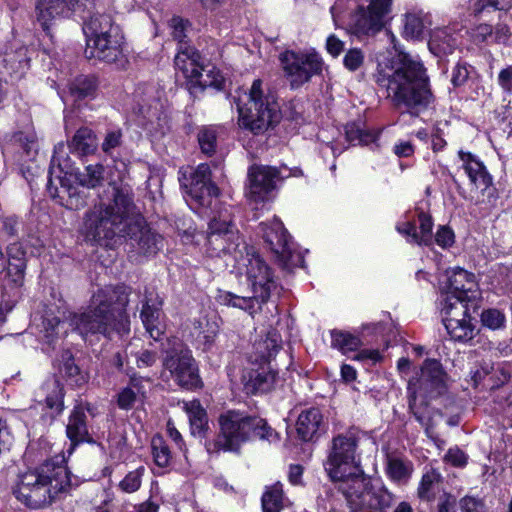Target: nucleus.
<instances>
[{"label":"nucleus","mask_w":512,"mask_h":512,"mask_svg":"<svg viewBox=\"0 0 512 512\" xmlns=\"http://www.w3.org/2000/svg\"><path fill=\"white\" fill-rule=\"evenodd\" d=\"M207 243L212 256L221 253H236L240 245V235L227 210L221 211L208 224Z\"/></svg>","instance_id":"obj_14"},{"label":"nucleus","mask_w":512,"mask_h":512,"mask_svg":"<svg viewBox=\"0 0 512 512\" xmlns=\"http://www.w3.org/2000/svg\"><path fill=\"white\" fill-rule=\"evenodd\" d=\"M64 388L56 377L48 378L35 394L36 401L44 404L52 417L60 415L64 410Z\"/></svg>","instance_id":"obj_23"},{"label":"nucleus","mask_w":512,"mask_h":512,"mask_svg":"<svg viewBox=\"0 0 512 512\" xmlns=\"http://www.w3.org/2000/svg\"><path fill=\"white\" fill-rule=\"evenodd\" d=\"M435 241L443 248L450 247L454 243V232L449 227L442 226L436 232Z\"/></svg>","instance_id":"obj_58"},{"label":"nucleus","mask_w":512,"mask_h":512,"mask_svg":"<svg viewBox=\"0 0 512 512\" xmlns=\"http://www.w3.org/2000/svg\"><path fill=\"white\" fill-rule=\"evenodd\" d=\"M78 183L86 188L93 189L100 186L104 180V166L102 164L87 165L82 172H76Z\"/></svg>","instance_id":"obj_42"},{"label":"nucleus","mask_w":512,"mask_h":512,"mask_svg":"<svg viewBox=\"0 0 512 512\" xmlns=\"http://www.w3.org/2000/svg\"><path fill=\"white\" fill-rule=\"evenodd\" d=\"M86 38L104 37L122 34L120 28L114 24L108 14H95L85 22L83 27Z\"/></svg>","instance_id":"obj_30"},{"label":"nucleus","mask_w":512,"mask_h":512,"mask_svg":"<svg viewBox=\"0 0 512 512\" xmlns=\"http://www.w3.org/2000/svg\"><path fill=\"white\" fill-rule=\"evenodd\" d=\"M468 77V67L459 63L453 68L451 82L454 86H461L467 81Z\"/></svg>","instance_id":"obj_61"},{"label":"nucleus","mask_w":512,"mask_h":512,"mask_svg":"<svg viewBox=\"0 0 512 512\" xmlns=\"http://www.w3.org/2000/svg\"><path fill=\"white\" fill-rule=\"evenodd\" d=\"M279 177V171L274 167L251 166L248 171L247 198L256 204L269 200Z\"/></svg>","instance_id":"obj_19"},{"label":"nucleus","mask_w":512,"mask_h":512,"mask_svg":"<svg viewBox=\"0 0 512 512\" xmlns=\"http://www.w3.org/2000/svg\"><path fill=\"white\" fill-rule=\"evenodd\" d=\"M97 81L94 76L81 75L68 84V93L74 100H81L94 95Z\"/></svg>","instance_id":"obj_40"},{"label":"nucleus","mask_w":512,"mask_h":512,"mask_svg":"<svg viewBox=\"0 0 512 512\" xmlns=\"http://www.w3.org/2000/svg\"><path fill=\"white\" fill-rule=\"evenodd\" d=\"M259 298H255V295L251 297H243L236 295L233 307L239 308L253 314L255 312V302H259Z\"/></svg>","instance_id":"obj_59"},{"label":"nucleus","mask_w":512,"mask_h":512,"mask_svg":"<svg viewBox=\"0 0 512 512\" xmlns=\"http://www.w3.org/2000/svg\"><path fill=\"white\" fill-rule=\"evenodd\" d=\"M331 345L333 348L338 349L341 353L347 354L349 352L356 351L362 345V341L358 336H355L349 332L332 330Z\"/></svg>","instance_id":"obj_43"},{"label":"nucleus","mask_w":512,"mask_h":512,"mask_svg":"<svg viewBox=\"0 0 512 512\" xmlns=\"http://www.w3.org/2000/svg\"><path fill=\"white\" fill-rule=\"evenodd\" d=\"M162 306V298L157 294L150 293L145 296L140 312V318L146 332L155 341L159 340L165 331Z\"/></svg>","instance_id":"obj_22"},{"label":"nucleus","mask_w":512,"mask_h":512,"mask_svg":"<svg viewBox=\"0 0 512 512\" xmlns=\"http://www.w3.org/2000/svg\"><path fill=\"white\" fill-rule=\"evenodd\" d=\"M174 63L177 71L181 72L191 83V87L204 89L206 87H219L222 83V76L214 66H211V72L216 77L213 76L212 80L204 78L202 65L200 64V54L192 46L181 45L178 48Z\"/></svg>","instance_id":"obj_16"},{"label":"nucleus","mask_w":512,"mask_h":512,"mask_svg":"<svg viewBox=\"0 0 512 512\" xmlns=\"http://www.w3.org/2000/svg\"><path fill=\"white\" fill-rule=\"evenodd\" d=\"M112 190L110 202L101 201L86 212L83 225L85 238L102 245L116 236L128 237L139 253L156 254L163 247V238L147 225L140 214L134 212L131 189L113 184Z\"/></svg>","instance_id":"obj_1"},{"label":"nucleus","mask_w":512,"mask_h":512,"mask_svg":"<svg viewBox=\"0 0 512 512\" xmlns=\"http://www.w3.org/2000/svg\"><path fill=\"white\" fill-rule=\"evenodd\" d=\"M42 327L41 332L48 343L67 333L65 322H61L58 317L48 312L42 317Z\"/></svg>","instance_id":"obj_46"},{"label":"nucleus","mask_w":512,"mask_h":512,"mask_svg":"<svg viewBox=\"0 0 512 512\" xmlns=\"http://www.w3.org/2000/svg\"><path fill=\"white\" fill-rule=\"evenodd\" d=\"M444 326L451 338L456 341H469L475 336L476 325L471 317L449 319Z\"/></svg>","instance_id":"obj_35"},{"label":"nucleus","mask_w":512,"mask_h":512,"mask_svg":"<svg viewBox=\"0 0 512 512\" xmlns=\"http://www.w3.org/2000/svg\"><path fill=\"white\" fill-rule=\"evenodd\" d=\"M138 397L132 387H125L118 393L117 405L120 409L129 410L134 406Z\"/></svg>","instance_id":"obj_54"},{"label":"nucleus","mask_w":512,"mask_h":512,"mask_svg":"<svg viewBox=\"0 0 512 512\" xmlns=\"http://www.w3.org/2000/svg\"><path fill=\"white\" fill-rule=\"evenodd\" d=\"M442 481V476L434 468L427 469L421 478L418 486V496L422 500L430 501L435 498L436 493L439 491V486Z\"/></svg>","instance_id":"obj_39"},{"label":"nucleus","mask_w":512,"mask_h":512,"mask_svg":"<svg viewBox=\"0 0 512 512\" xmlns=\"http://www.w3.org/2000/svg\"><path fill=\"white\" fill-rule=\"evenodd\" d=\"M259 227L264 241L283 268L291 270L302 265L303 257L296 250L290 235L279 218L274 217L270 221L262 222Z\"/></svg>","instance_id":"obj_12"},{"label":"nucleus","mask_w":512,"mask_h":512,"mask_svg":"<svg viewBox=\"0 0 512 512\" xmlns=\"http://www.w3.org/2000/svg\"><path fill=\"white\" fill-rule=\"evenodd\" d=\"M72 152L79 155H88L93 153L97 148L96 136L89 128H80L76 131L69 143Z\"/></svg>","instance_id":"obj_37"},{"label":"nucleus","mask_w":512,"mask_h":512,"mask_svg":"<svg viewBox=\"0 0 512 512\" xmlns=\"http://www.w3.org/2000/svg\"><path fill=\"white\" fill-rule=\"evenodd\" d=\"M122 143V132L121 130H111L107 132L103 142L102 150L106 154H110L112 150L119 147Z\"/></svg>","instance_id":"obj_57"},{"label":"nucleus","mask_w":512,"mask_h":512,"mask_svg":"<svg viewBox=\"0 0 512 512\" xmlns=\"http://www.w3.org/2000/svg\"><path fill=\"white\" fill-rule=\"evenodd\" d=\"M281 347V336L275 331H269L265 338L256 341L253 345L254 354L251 356L255 362H269Z\"/></svg>","instance_id":"obj_31"},{"label":"nucleus","mask_w":512,"mask_h":512,"mask_svg":"<svg viewBox=\"0 0 512 512\" xmlns=\"http://www.w3.org/2000/svg\"><path fill=\"white\" fill-rule=\"evenodd\" d=\"M346 500L352 511L362 509L386 512L395 501V496L384 485H370L361 475L352 485L343 488Z\"/></svg>","instance_id":"obj_11"},{"label":"nucleus","mask_w":512,"mask_h":512,"mask_svg":"<svg viewBox=\"0 0 512 512\" xmlns=\"http://www.w3.org/2000/svg\"><path fill=\"white\" fill-rule=\"evenodd\" d=\"M392 3L393 0H371L367 7L359 6L351 15L350 32L357 37L379 32L392 11Z\"/></svg>","instance_id":"obj_13"},{"label":"nucleus","mask_w":512,"mask_h":512,"mask_svg":"<svg viewBox=\"0 0 512 512\" xmlns=\"http://www.w3.org/2000/svg\"><path fill=\"white\" fill-rule=\"evenodd\" d=\"M152 455L154 462L161 468L168 467L171 463L172 455L168 445L162 437L155 436L151 442Z\"/></svg>","instance_id":"obj_48"},{"label":"nucleus","mask_w":512,"mask_h":512,"mask_svg":"<svg viewBox=\"0 0 512 512\" xmlns=\"http://www.w3.org/2000/svg\"><path fill=\"white\" fill-rule=\"evenodd\" d=\"M185 411L188 415L191 433L193 435H204L208 429V417L206 410L201 406L198 400L185 403Z\"/></svg>","instance_id":"obj_36"},{"label":"nucleus","mask_w":512,"mask_h":512,"mask_svg":"<svg viewBox=\"0 0 512 512\" xmlns=\"http://www.w3.org/2000/svg\"><path fill=\"white\" fill-rule=\"evenodd\" d=\"M279 60L292 89L301 87L314 76H320L325 68L322 56L314 48L286 50L280 54Z\"/></svg>","instance_id":"obj_10"},{"label":"nucleus","mask_w":512,"mask_h":512,"mask_svg":"<svg viewBox=\"0 0 512 512\" xmlns=\"http://www.w3.org/2000/svg\"><path fill=\"white\" fill-rule=\"evenodd\" d=\"M375 82L387 91L397 108L418 116L434 102L430 80L424 65L409 54L400 53L390 64H378Z\"/></svg>","instance_id":"obj_2"},{"label":"nucleus","mask_w":512,"mask_h":512,"mask_svg":"<svg viewBox=\"0 0 512 512\" xmlns=\"http://www.w3.org/2000/svg\"><path fill=\"white\" fill-rule=\"evenodd\" d=\"M413 472V464L408 459L389 455L386 461V474L396 483H406Z\"/></svg>","instance_id":"obj_34"},{"label":"nucleus","mask_w":512,"mask_h":512,"mask_svg":"<svg viewBox=\"0 0 512 512\" xmlns=\"http://www.w3.org/2000/svg\"><path fill=\"white\" fill-rule=\"evenodd\" d=\"M345 134L347 141L352 145H368L378 137L375 131L366 130L356 123L347 124Z\"/></svg>","instance_id":"obj_45"},{"label":"nucleus","mask_w":512,"mask_h":512,"mask_svg":"<svg viewBox=\"0 0 512 512\" xmlns=\"http://www.w3.org/2000/svg\"><path fill=\"white\" fill-rule=\"evenodd\" d=\"M219 128L215 126H203L198 131V143L201 151L207 155L215 152Z\"/></svg>","instance_id":"obj_47"},{"label":"nucleus","mask_w":512,"mask_h":512,"mask_svg":"<svg viewBox=\"0 0 512 512\" xmlns=\"http://www.w3.org/2000/svg\"><path fill=\"white\" fill-rule=\"evenodd\" d=\"M425 25L422 17L416 13L405 15L403 34L409 39H418L424 33Z\"/></svg>","instance_id":"obj_49"},{"label":"nucleus","mask_w":512,"mask_h":512,"mask_svg":"<svg viewBox=\"0 0 512 512\" xmlns=\"http://www.w3.org/2000/svg\"><path fill=\"white\" fill-rule=\"evenodd\" d=\"M86 1L87 0H37V21L40 23L43 30L48 32L50 26L57 19L68 16L70 12L86 6Z\"/></svg>","instance_id":"obj_21"},{"label":"nucleus","mask_w":512,"mask_h":512,"mask_svg":"<svg viewBox=\"0 0 512 512\" xmlns=\"http://www.w3.org/2000/svg\"><path fill=\"white\" fill-rule=\"evenodd\" d=\"M456 44V39L446 29L435 30L428 42L430 51L436 56L451 54Z\"/></svg>","instance_id":"obj_38"},{"label":"nucleus","mask_w":512,"mask_h":512,"mask_svg":"<svg viewBox=\"0 0 512 512\" xmlns=\"http://www.w3.org/2000/svg\"><path fill=\"white\" fill-rule=\"evenodd\" d=\"M66 436L70 440L69 454H72L79 444L94 442L88 431L85 411L80 405L75 406L68 416Z\"/></svg>","instance_id":"obj_24"},{"label":"nucleus","mask_w":512,"mask_h":512,"mask_svg":"<svg viewBox=\"0 0 512 512\" xmlns=\"http://www.w3.org/2000/svg\"><path fill=\"white\" fill-rule=\"evenodd\" d=\"M448 390V376L442 364L435 359L424 361L418 377L408 382L407 397L409 412L427 433L435 426L434 415L442 416L439 410L429 409V402L443 396Z\"/></svg>","instance_id":"obj_6"},{"label":"nucleus","mask_w":512,"mask_h":512,"mask_svg":"<svg viewBox=\"0 0 512 512\" xmlns=\"http://www.w3.org/2000/svg\"><path fill=\"white\" fill-rule=\"evenodd\" d=\"M163 366L179 386L186 389L199 386L200 378L196 362L191 351L182 344H178L167 352Z\"/></svg>","instance_id":"obj_15"},{"label":"nucleus","mask_w":512,"mask_h":512,"mask_svg":"<svg viewBox=\"0 0 512 512\" xmlns=\"http://www.w3.org/2000/svg\"><path fill=\"white\" fill-rule=\"evenodd\" d=\"M234 102L240 125L254 134H261L280 120V108L273 94L265 92L262 81H253L249 91L237 92Z\"/></svg>","instance_id":"obj_7"},{"label":"nucleus","mask_w":512,"mask_h":512,"mask_svg":"<svg viewBox=\"0 0 512 512\" xmlns=\"http://www.w3.org/2000/svg\"><path fill=\"white\" fill-rule=\"evenodd\" d=\"M323 424V416L318 408L303 410L296 421V431L302 441H312L318 436Z\"/></svg>","instance_id":"obj_28"},{"label":"nucleus","mask_w":512,"mask_h":512,"mask_svg":"<svg viewBox=\"0 0 512 512\" xmlns=\"http://www.w3.org/2000/svg\"><path fill=\"white\" fill-rule=\"evenodd\" d=\"M477 300L460 299L459 297H441V313L443 316V323L448 322L449 319H461V317H471L469 315V303H474Z\"/></svg>","instance_id":"obj_32"},{"label":"nucleus","mask_w":512,"mask_h":512,"mask_svg":"<svg viewBox=\"0 0 512 512\" xmlns=\"http://www.w3.org/2000/svg\"><path fill=\"white\" fill-rule=\"evenodd\" d=\"M445 277L446 281L441 284V297H459L468 300L480 298L481 293L473 273L455 267L448 269Z\"/></svg>","instance_id":"obj_20"},{"label":"nucleus","mask_w":512,"mask_h":512,"mask_svg":"<svg viewBox=\"0 0 512 512\" xmlns=\"http://www.w3.org/2000/svg\"><path fill=\"white\" fill-rule=\"evenodd\" d=\"M123 44L124 37L122 34L88 38L85 55L89 59H99L123 68L127 63Z\"/></svg>","instance_id":"obj_18"},{"label":"nucleus","mask_w":512,"mask_h":512,"mask_svg":"<svg viewBox=\"0 0 512 512\" xmlns=\"http://www.w3.org/2000/svg\"><path fill=\"white\" fill-rule=\"evenodd\" d=\"M245 249L246 254L241 255L239 259H237L235 255V259L237 260L238 270L240 273L246 275L247 281H256L261 274L271 271L270 267L259 254L252 249H247L246 247Z\"/></svg>","instance_id":"obj_29"},{"label":"nucleus","mask_w":512,"mask_h":512,"mask_svg":"<svg viewBox=\"0 0 512 512\" xmlns=\"http://www.w3.org/2000/svg\"><path fill=\"white\" fill-rule=\"evenodd\" d=\"M248 283L251 286L255 298H259L262 303L269 299L271 292L276 289L277 286L272 270L261 274L256 281H248Z\"/></svg>","instance_id":"obj_44"},{"label":"nucleus","mask_w":512,"mask_h":512,"mask_svg":"<svg viewBox=\"0 0 512 512\" xmlns=\"http://www.w3.org/2000/svg\"><path fill=\"white\" fill-rule=\"evenodd\" d=\"M73 171V163L65 153L64 145L58 144L51 159L47 190L51 197L59 199L61 205L78 210L86 205V198L76 188L66 184V176L72 175Z\"/></svg>","instance_id":"obj_9"},{"label":"nucleus","mask_w":512,"mask_h":512,"mask_svg":"<svg viewBox=\"0 0 512 512\" xmlns=\"http://www.w3.org/2000/svg\"><path fill=\"white\" fill-rule=\"evenodd\" d=\"M60 372L76 384H80L85 380L69 351H65L61 356Z\"/></svg>","instance_id":"obj_50"},{"label":"nucleus","mask_w":512,"mask_h":512,"mask_svg":"<svg viewBox=\"0 0 512 512\" xmlns=\"http://www.w3.org/2000/svg\"><path fill=\"white\" fill-rule=\"evenodd\" d=\"M364 63V54L359 48L349 49L344 58L343 64L349 71L358 70Z\"/></svg>","instance_id":"obj_53"},{"label":"nucleus","mask_w":512,"mask_h":512,"mask_svg":"<svg viewBox=\"0 0 512 512\" xmlns=\"http://www.w3.org/2000/svg\"><path fill=\"white\" fill-rule=\"evenodd\" d=\"M326 50L334 58L338 57L344 50V42L334 34L329 35L326 40Z\"/></svg>","instance_id":"obj_60"},{"label":"nucleus","mask_w":512,"mask_h":512,"mask_svg":"<svg viewBox=\"0 0 512 512\" xmlns=\"http://www.w3.org/2000/svg\"><path fill=\"white\" fill-rule=\"evenodd\" d=\"M130 289L125 285L105 286L93 293L90 304L81 313H71L69 326L84 340L102 335L123 336L130 331V320L126 312Z\"/></svg>","instance_id":"obj_3"},{"label":"nucleus","mask_w":512,"mask_h":512,"mask_svg":"<svg viewBox=\"0 0 512 512\" xmlns=\"http://www.w3.org/2000/svg\"><path fill=\"white\" fill-rule=\"evenodd\" d=\"M470 34L473 42L476 44L492 42L493 29L488 24H480L473 28Z\"/></svg>","instance_id":"obj_56"},{"label":"nucleus","mask_w":512,"mask_h":512,"mask_svg":"<svg viewBox=\"0 0 512 512\" xmlns=\"http://www.w3.org/2000/svg\"><path fill=\"white\" fill-rule=\"evenodd\" d=\"M8 256L5 271L16 285H21L26 268L24 252L16 244H12L8 247Z\"/></svg>","instance_id":"obj_33"},{"label":"nucleus","mask_w":512,"mask_h":512,"mask_svg":"<svg viewBox=\"0 0 512 512\" xmlns=\"http://www.w3.org/2000/svg\"><path fill=\"white\" fill-rule=\"evenodd\" d=\"M145 473L144 466H140L137 469L130 471L122 481L119 483V488L125 493L136 492L142 483V477Z\"/></svg>","instance_id":"obj_51"},{"label":"nucleus","mask_w":512,"mask_h":512,"mask_svg":"<svg viewBox=\"0 0 512 512\" xmlns=\"http://www.w3.org/2000/svg\"><path fill=\"white\" fill-rule=\"evenodd\" d=\"M460 508L462 512H484V504L474 497L461 499Z\"/></svg>","instance_id":"obj_62"},{"label":"nucleus","mask_w":512,"mask_h":512,"mask_svg":"<svg viewBox=\"0 0 512 512\" xmlns=\"http://www.w3.org/2000/svg\"><path fill=\"white\" fill-rule=\"evenodd\" d=\"M169 27L172 29V36L179 42V47L189 46L184 39L186 37L187 25L186 22L180 17H173L169 21Z\"/></svg>","instance_id":"obj_55"},{"label":"nucleus","mask_w":512,"mask_h":512,"mask_svg":"<svg viewBox=\"0 0 512 512\" xmlns=\"http://www.w3.org/2000/svg\"><path fill=\"white\" fill-rule=\"evenodd\" d=\"M283 486L280 482L267 487L262 495L263 512H280L283 509Z\"/></svg>","instance_id":"obj_41"},{"label":"nucleus","mask_w":512,"mask_h":512,"mask_svg":"<svg viewBox=\"0 0 512 512\" xmlns=\"http://www.w3.org/2000/svg\"><path fill=\"white\" fill-rule=\"evenodd\" d=\"M459 158L463 168L468 175L470 182L481 190H486L492 184V177L486 170L484 164L470 152L460 150Z\"/></svg>","instance_id":"obj_27"},{"label":"nucleus","mask_w":512,"mask_h":512,"mask_svg":"<svg viewBox=\"0 0 512 512\" xmlns=\"http://www.w3.org/2000/svg\"><path fill=\"white\" fill-rule=\"evenodd\" d=\"M419 232L413 222L404 221L397 225V231L404 235L409 243L430 245L432 243L433 221L431 216L424 212L418 214Z\"/></svg>","instance_id":"obj_25"},{"label":"nucleus","mask_w":512,"mask_h":512,"mask_svg":"<svg viewBox=\"0 0 512 512\" xmlns=\"http://www.w3.org/2000/svg\"><path fill=\"white\" fill-rule=\"evenodd\" d=\"M445 459L447 462L451 463L453 466L456 467H462L467 462L466 454L458 448L449 449V451L445 455Z\"/></svg>","instance_id":"obj_63"},{"label":"nucleus","mask_w":512,"mask_h":512,"mask_svg":"<svg viewBox=\"0 0 512 512\" xmlns=\"http://www.w3.org/2000/svg\"><path fill=\"white\" fill-rule=\"evenodd\" d=\"M219 426L220 431L215 440L206 442L209 454L220 451L238 453L244 443L256 438L270 442L278 440V434L265 419L239 410L222 413Z\"/></svg>","instance_id":"obj_5"},{"label":"nucleus","mask_w":512,"mask_h":512,"mask_svg":"<svg viewBox=\"0 0 512 512\" xmlns=\"http://www.w3.org/2000/svg\"><path fill=\"white\" fill-rule=\"evenodd\" d=\"M498 84L503 91L512 92V66L502 69L498 74Z\"/></svg>","instance_id":"obj_64"},{"label":"nucleus","mask_w":512,"mask_h":512,"mask_svg":"<svg viewBox=\"0 0 512 512\" xmlns=\"http://www.w3.org/2000/svg\"><path fill=\"white\" fill-rule=\"evenodd\" d=\"M360 431L351 427L335 435L328 450L324 469L332 481L354 482L363 475L360 458L357 454Z\"/></svg>","instance_id":"obj_8"},{"label":"nucleus","mask_w":512,"mask_h":512,"mask_svg":"<svg viewBox=\"0 0 512 512\" xmlns=\"http://www.w3.org/2000/svg\"><path fill=\"white\" fill-rule=\"evenodd\" d=\"M70 486L71 477L65 465V457L58 455L35 470L22 474L13 493L27 507L40 509Z\"/></svg>","instance_id":"obj_4"},{"label":"nucleus","mask_w":512,"mask_h":512,"mask_svg":"<svg viewBox=\"0 0 512 512\" xmlns=\"http://www.w3.org/2000/svg\"><path fill=\"white\" fill-rule=\"evenodd\" d=\"M278 382V373L270 365L253 369L244 377V386L248 393H267Z\"/></svg>","instance_id":"obj_26"},{"label":"nucleus","mask_w":512,"mask_h":512,"mask_svg":"<svg viewBox=\"0 0 512 512\" xmlns=\"http://www.w3.org/2000/svg\"><path fill=\"white\" fill-rule=\"evenodd\" d=\"M481 322L483 326L491 330H497L505 326L506 317L500 310L490 308L481 313Z\"/></svg>","instance_id":"obj_52"},{"label":"nucleus","mask_w":512,"mask_h":512,"mask_svg":"<svg viewBox=\"0 0 512 512\" xmlns=\"http://www.w3.org/2000/svg\"><path fill=\"white\" fill-rule=\"evenodd\" d=\"M179 181L185 193L199 206L212 205L219 195V189L211 181V170L206 163L199 164L189 178L182 174Z\"/></svg>","instance_id":"obj_17"}]
</instances>
